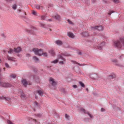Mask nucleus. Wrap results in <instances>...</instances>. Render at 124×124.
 Segmentation results:
<instances>
[{
  "label": "nucleus",
  "mask_w": 124,
  "mask_h": 124,
  "mask_svg": "<svg viewBox=\"0 0 124 124\" xmlns=\"http://www.w3.org/2000/svg\"><path fill=\"white\" fill-rule=\"evenodd\" d=\"M72 62H73V63H76V64H77L78 65H79V64H80L79 63H78L77 62H76V61H72Z\"/></svg>",
  "instance_id": "38"
},
{
  "label": "nucleus",
  "mask_w": 124,
  "mask_h": 124,
  "mask_svg": "<svg viewBox=\"0 0 124 124\" xmlns=\"http://www.w3.org/2000/svg\"><path fill=\"white\" fill-rule=\"evenodd\" d=\"M55 42L58 45H61L62 44V41L59 40H57Z\"/></svg>",
  "instance_id": "17"
},
{
  "label": "nucleus",
  "mask_w": 124,
  "mask_h": 124,
  "mask_svg": "<svg viewBox=\"0 0 124 124\" xmlns=\"http://www.w3.org/2000/svg\"><path fill=\"white\" fill-rule=\"evenodd\" d=\"M58 62V60L57 59H56L54 61H53L52 63H57V62Z\"/></svg>",
  "instance_id": "30"
},
{
  "label": "nucleus",
  "mask_w": 124,
  "mask_h": 124,
  "mask_svg": "<svg viewBox=\"0 0 124 124\" xmlns=\"http://www.w3.org/2000/svg\"><path fill=\"white\" fill-rule=\"evenodd\" d=\"M22 50L21 48L19 46L18 47L16 48H15L13 49H10L9 51L7 52L5 51H3V52L4 54H7V52L8 54H11L13 53L14 52L18 53L20 52Z\"/></svg>",
  "instance_id": "2"
},
{
  "label": "nucleus",
  "mask_w": 124,
  "mask_h": 124,
  "mask_svg": "<svg viewBox=\"0 0 124 124\" xmlns=\"http://www.w3.org/2000/svg\"><path fill=\"white\" fill-rule=\"evenodd\" d=\"M54 17L56 19L59 21H60L61 20V18L60 16L58 15H55Z\"/></svg>",
  "instance_id": "16"
},
{
  "label": "nucleus",
  "mask_w": 124,
  "mask_h": 124,
  "mask_svg": "<svg viewBox=\"0 0 124 124\" xmlns=\"http://www.w3.org/2000/svg\"><path fill=\"white\" fill-rule=\"evenodd\" d=\"M44 55V56L45 57H46L47 56V55Z\"/></svg>",
  "instance_id": "45"
},
{
  "label": "nucleus",
  "mask_w": 124,
  "mask_h": 124,
  "mask_svg": "<svg viewBox=\"0 0 124 124\" xmlns=\"http://www.w3.org/2000/svg\"><path fill=\"white\" fill-rule=\"evenodd\" d=\"M65 117L68 120H69L70 118V116L67 114H66L65 115Z\"/></svg>",
  "instance_id": "28"
},
{
  "label": "nucleus",
  "mask_w": 124,
  "mask_h": 124,
  "mask_svg": "<svg viewBox=\"0 0 124 124\" xmlns=\"http://www.w3.org/2000/svg\"><path fill=\"white\" fill-rule=\"evenodd\" d=\"M58 59H61L62 60V61H59V63L63 64L64 63L63 62V61H65L64 58L61 55H59L58 56Z\"/></svg>",
  "instance_id": "6"
},
{
  "label": "nucleus",
  "mask_w": 124,
  "mask_h": 124,
  "mask_svg": "<svg viewBox=\"0 0 124 124\" xmlns=\"http://www.w3.org/2000/svg\"><path fill=\"white\" fill-rule=\"evenodd\" d=\"M20 91L21 92V96L22 98H24L25 97V96L24 95V93H23L22 91V90H21V91Z\"/></svg>",
  "instance_id": "23"
},
{
  "label": "nucleus",
  "mask_w": 124,
  "mask_h": 124,
  "mask_svg": "<svg viewBox=\"0 0 124 124\" xmlns=\"http://www.w3.org/2000/svg\"><path fill=\"white\" fill-rule=\"evenodd\" d=\"M34 110L35 111V108H39V104L36 102H35L34 103Z\"/></svg>",
  "instance_id": "12"
},
{
  "label": "nucleus",
  "mask_w": 124,
  "mask_h": 124,
  "mask_svg": "<svg viewBox=\"0 0 124 124\" xmlns=\"http://www.w3.org/2000/svg\"><path fill=\"white\" fill-rule=\"evenodd\" d=\"M7 58L8 60H11L14 62L15 61L14 60L15 58L13 57H9L8 56H7Z\"/></svg>",
  "instance_id": "15"
},
{
  "label": "nucleus",
  "mask_w": 124,
  "mask_h": 124,
  "mask_svg": "<svg viewBox=\"0 0 124 124\" xmlns=\"http://www.w3.org/2000/svg\"><path fill=\"white\" fill-rule=\"evenodd\" d=\"M18 55V57H20V55H19V54H18V55Z\"/></svg>",
  "instance_id": "50"
},
{
  "label": "nucleus",
  "mask_w": 124,
  "mask_h": 124,
  "mask_svg": "<svg viewBox=\"0 0 124 124\" xmlns=\"http://www.w3.org/2000/svg\"><path fill=\"white\" fill-rule=\"evenodd\" d=\"M39 56H41V55H40V54H39V55H38Z\"/></svg>",
  "instance_id": "54"
},
{
  "label": "nucleus",
  "mask_w": 124,
  "mask_h": 124,
  "mask_svg": "<svg viewBox=\"0 0 124 124\" xmlns=\"http://www.w3.org/2000/svg\"><path fill=\"white\" fill-rule=\"evenodd\" d=\"M115 77V76L114 75H111L109 76L108 78L109 79H111L114 78Z\"/></svg>",
  "instance_id": "19"
},
{
  "label": "nucleus",
  "mask_w": 124,
  "mask_h": 124,
  "mask_svg": "<svg viewBox=\"0 0 124 124\" xmlns=\"http://www.w3.org/2000/svg\"><path fill=\"white\" fill-rule=\"evenodd\" d=\"M90 77L93 79L96 80L98 79V77L97 74H93L90 75Z\"/></svg>",
  "instance_id": "8"
},
{
  "label": "nucleus",
  "mask_w": 124,
  "mask_h": 124,
  "mask_svg": "<svg viewBox=\"0 0 124 124\" xmlns=\"http://www.w3.org/2000/svg\"><path fill=\"white\" fill-rule=\"evenodd\" d=\"M49 53L52 54H54L55 53L53 50H51L49 51Z\"/></svg>",
  "instance_id": "26"
},
{
  "label": "nucleus",
  "mask_w": 124,
  "mask_h": 124,
  "mask_svg": "<svg viewBox=\"0 0 124 124\" xmlns=\"http://www.w3.org/2000/svg\"><path fill=\"white\" fill-rule=\"evenodd\" d=\"M54 80V79L50 78V83L53 86H55L56 85V84Z\"/></svg>",
  "instance_id": "7"
},
{
  "label": "nucleus",
  "mask_w": 124,
  "mask_h": 124,
  "mask_svg": "<svg viewBox=\"0 0 124 124\" xmlns=\"http://www.w3.org/2000/svg\"><path fill=\"white\" fill-rule=\"evenodd\" d=\"M12 8L13 9L15 10L16 9V4H14L12 7Z\"/></svg>",
  "instance_id": "29"
},
{
  "label": "nucleus",
  "mask_w": 124,
  "mask_h": 124,
  "mask_svg": "<svg viewBox=\"0 0 124 124\" xmlns=\"http://www.w3.org/2000/svg\"><path fill=\"white\" fill-rule=\"evenodd\" d=\"M94 28L99 31H101L103 29V27L101 26H95L94 27Z\"/></svg>",
  "instance_id": "10"
},
{
  "label": "nucleus",
  "mask_w": 124,
  "mask_h": 124,
  "mask_svg": "<svg viewBox=\"0 0 124 124\" xmlns=\"http://www.w3.org/2000/svg\"><path fill=\"white\" fill-rule=\"evenodd\" d=\"M33 120L35 122H36V119H33Z\"/></svg>",
  "instance_id": "48"
},
{
  "label": "nucleus",
  "mask_w": 124,
  "mask_h": 124,
  "mask_svg": "<svg viewBox=\"0 0 124 124\" xmlns=\"http://www.w3.org/2000/svg\"><path fill=\"white\" fill-rule=\"evenodd\" d=\"M80 110L81 111L83 112L85 114H87L88 116L90 117L91 118H92L93 116H91L90 114L88 112H86V111L85 110V109L83 108H81Z\"/></svg>",
  "instance_id": "9"
},
{
  "label": "nucleus",
  "mask_w": 124,
  "mask_h": 124,
  "mask_svg": "<svg viewBox=\"0 0 124 124\" xmlns=\"http://www.w3.org/2000/svg\"><path fill=\"white\" fill-rule=\"evenodd\" d=\"M79 83L80 85L83 87L84 88L85 87V85L84 84L81 82H79Z\"/></svg>",
  "instance_id": "25"
},
{
  "label": "nucleus",
  "mask_w": 124,
  "mask_h": 124,
  "mask_svg": "<svg viewBox=\"0 0 124 124\" xmlns=\"http://www.w3.org/2000/svg\"><path fill=\"white\" fill-rule=\"evenodd\" d=\"M6 0L8 2H11L12 0Z\"/></svg>",
  "instance_id": "44"
},
{
  "label": "nucleus",
  "mask_w": 124,
  "mask_h": 124,
  "mask_svg": "<svg viewBox=\"0 0 124 124\" xmlns=\"http://www.w3.org/2000/svg\"><path fill=\"white\" fill-rule=\"evenodd\" d=\"M37 13L36 11H33L32 12V14L34 15H36Z\"/></svg>",
  "instance_id": "36"
},
{
  "label": "nucleus",
  "mask_w": 124,
  "mask_h": 124,
  "mask_svg": "<svg viewBox=\"0 0 124 124\" xmlns=\"http://www.w3.org/2000/svg\"><path fill=\"white\" fill-rule=\"evenodd\" d=\"M0 86L5 88H8L10 87L11 86V85L8 83L2 81L0 82Z\"/></svg>",
  "instance_id": "4"
},
{
  "label": "nucleus",
  "mask_w": 124,
  "mask_h": 124,
  "mask_svg": "<svg viewBox=\"0 0 124 124\" xmlns=\"http://www.w3.org/2000/svg\"><path fill=\"white\" fill-rule=\"evenodd\" d=\"M82 35L84 37H86L89 35L88 33L87 32H83L82 33Z\"/></svg>",
  "instance_id": "22"
},
{
  "label": "nucleus",
  "mask_w": 124,
  "mask_h": 124,
  "mask_svg": "<svg viewBox=\"0 0 124 124\" xmlns=\"http://www.w3.org/2000/svg\"><path fill=\"white\" fill-rule=\"evenodd\" d=\"M105 43L104 42H103L101 44L99 45L98 46V47L99 49L101 50L102 49L103 46H104Z\"/></svg>",
  "instance_id": "11"
},
{
  "label": "nucleus",
  "mask_w": 124,
  "mask_h": 124,
  "mask_svg": "<svg viewBox=\"0 0 124 124\" xmlns=\"http://www.w3.org/2000/svg\"><path fill=\"white\" fill-rule=\"evenodd\" d=\"M45 18V16H41V19L42 20H44Z\"/></svg>",
  "instance_id": "41"
},
{
  "label": "nucleus",
  "mask_w": 124,
  "mask_h": 124,
  "mask_svg": "<svg viewBox=\"0 0 124 124\" xmlns=\"http://www.w3.org/2000/svg\"><path fill=\"white\" fill-rule=\"evenodd\" d=\"M67 21L70 24H71L72 23L69 20H68Z\"/></svg>",
  "instance_id": "40"
},
{
  "label": "nucleus",
  "mask_w": 124,
  "mask_h": 124,
  "mask_svg": "<svg viewBox=\"0 0 124 124\" xmlns=\"http://www.w3.org/2000/svg\"><path fill=\"white\" fill-rule=\"evenodd\" d=\"M1 69H0V75H1L0 73H1Z\"/></svg>",
  "instance_id": "47"
},
{
  "label": "nucleus",
  "mask_w": 124,
  "mask_h": 124,
  "mask_svg": "<svg viewBox=\"0 0 124 124\" xmlns=\"http://www.w3.org/2000/svg\"><path fill=\"white\" fill-rule=\"evenodd\" d=\"M86 90L87 91H88V89L87 88H86Z\"/></svg>",
  "instance_id": "49"
},
{
  "label": "nucleus",
  "mask_w": 124,
  "mask_h": 124,
  "mask_svg": "<svg viewBox=\"0 0 124 124\" xmlns=\"http://www.w3.org/2000/svg\"><path fill=\"white\" fill-rule=\"evenodd\" d=\"M79 54H81L82 53L80 51H79Z\"/></svg>",
  "instance_id": "46"
},
{
  "label": "nucleus",
  "mask_w": 124,
  "mask_h": 124,
  "mask_svg": "<svg viewBox=\"0 0 124 124\" xmlns=\"http://www.w3.org/2000/svg\"><path fill=\"white\" fill-rule=\"evenodd\" d=\"M36 116H38V117H40L42 116V115L41 114H38L37 115H36Z\"/></svg>",
  "instance_id": "33"
},
{
  "label": "nucleus",
  "mask_w": 124,
  "mask_h": 124,
  "mask_svg": "<svg viewBox=\"0 0 124 124\" xmlns=\"http://www.w3.org/2000/svg\"><path fill=\"white\" fill-rule=\"evenodd\" d=\"M0 100H6L9 102H11V101L10 98L6 97L5 96H0Z\"/></svg>",
  "instance_id": "5"
},
{
  "label": "nucleus",
  "mask_w": 124,
  "mask_h": 124,
  "mask_svg": "<svg viewBox=\"0 0 124 124\" xmlns=\"http://www.w3.org/2000/svg\"><path fill=\"white\" fill-rule=\"evenodd\" d=\"M113 1L116 3H118L119 2V0H113Z\"/></svg>",
  "instance_id": "37"
},
{
  "label": "nucleus",
  "mask_w": 124,
  "mask_h": 124,
  "mask_svg": "<svg viewBox=\"0 0 124 124\" xmlns=\"http://www.w3.org/2000/svg\"><path fill=\"white\" fill-rule=\"evenodd\" d=\"M38 93L41 96H42L43 95V92L40 90H38L37 91Z\"/></svg>",
  "instance_id": "20"
},
{
  "label": "nucleus",
  "mask_w": 124,
  "mask_h": 124,
  "mask_svg": "<svg viewBox=\"0 0 124 124\" xmlns=\"http://www.w3.org/2000/svg\"><path fill=\"white\" fill-rule=\"evenodd\" d=\"M73 87L74 88H76L77 87V86L76 85H73Z\"/></svg>",
  "instance_id": "42"
},
{
  "label": "nucleus",
  "mask_w": 124,
  "mask_h": 124,
  "mask_svg": "<svg viewBox=\"0 0 124 124\" xmlns=\"http://www.w3.org/2000/svg\"><path fill=\"white\" fill-rule=\"evenodd\" d=\"M33 52L37 54H46V53L44 52L41 49H39L37 48H33L32 49Z\"/></svg>",
  "instance_id": "3"
},
{
  "label": "nucleus",
  "mask_w": 124,
  "mask_h": 124,
  "mask_svg": "<svg viewBox=\"0 0 124 124\" xmlns=\"http://www.w3.org/2000/svg\"><path fill=\"white\" fill-rule=\"evenodd\" d=\"M18 11H19L20 12H21V10H20V9L19 10H18Z\"/></svg>",
  "instance_id": "51"
},
{
  "label": "nucleus",
  "mask_w": 124,
  "mask_h": 124,
  "mask_svg": "<svg viewBox=\"0 0 124 124\" xmlns=\"http://www.w3.org/2000/svg\"><path fill=\"white\" fill-rule=\"evenodd\" d=\"M105 110V109L103 108H101V112H103V111H104Z\"/></svg>",
  "instance_id": "43"
},
{
  "label": "nucleus",
  "mask_w": 124,
  "mask_h": 124,
  "mask_svg": "<svg viewBox=\"0 0 124 124\" xmlns=\"http://www.w3.org/2000/svg\"><path fill=\"white\" fill-rule=\"evenodd\" d=\"M118 57L120 59H121L123 57V56L122 55H118Z\"/></svg>",
  "instance_id": "32"
},
{
  "label": "nucleus",
  "mask_w": 124,
  "mask_h": 124,
  "mask_svg": "<svg viewBox=\"0 0 124 124\" xmlns=\"http://www.w3.org/2000/svg\"><path fill=\"white\" fill-rule=\"evenodd\" d=\"M49 21H51V19H49Z\"/></svg>",
  "instance_id": "52"
},
{
  "label": "nucleus",
  "mask_w": 124,
  "mask_h": 124,
  "mask_svg": "<svg viewBox=\"0 0 124 124\" xmlns=\"http://www.w3.org/2000/svg\"><path fill=\"white\" fill-rule=\"evenodd\" d=\"M7 122L8 124H12V123L9 120H7Z\"/></svg>",
  "instance_id": "39"
},
{
  "label": "nucleus",
  "mask_w": 124,
  "mask_h": 124,
  "mask_svg": "<svg viewBox=\"0 0 124 124\" xmlns=\"http://www.w3.org/2000/svg\"><path fill=\"white\" fill-rule=\"evenodd\" d=\"M68 35L69 37L72 38H74V35H73V33L71 32L68 33Z\"/></svg>",
  "instance_id": "13"
},
{
  "label": "nucleus",
  "mask_w": 124,
  "mask_h": 124,
  "mask_svg": "<svg viewBox=\"0 0 124 124\" xmlns=\"http://www.w3.org/2000/svg\"><path fill=\"white\" fill-rule=\"evenodd\" d=\"M25 15H26V13H25Z\"/></svg>",
  "instance_id": "55"
},
{
  "label": "nucleus",
  "mask_w": 124,
  "mask_h": 124,
  "mask_svg": "<svg viewBox=\"0 0 124 124\" xmlns=\"http://www.w3.org/2000/svg\"><path fill=\"white\" fill-rule=\"evenodd\" d=\"M112 62H114L115 64V63H118V62L116 60H112Z\"/></svg>",
  "instance_id": "27"
},
{
  "label": "nucleus",
  "mask_w": 124,
  "mask_h": 124,
  "mask_svg": "<svg viewBox=\"0 0 124 124\" xmlns=\"http://www.w3.org/2000/svg\"><path fill=\"white\" fill-rule=\"evenodd\" d=\"M22 83L25 87H26L27 85V82L26 80L23 79L22 81Z\"/></svg>",
  "instance_id": "14"
},
{
  "label": "nucleus",
  "mask_w": 124,
  "mask_h": 124,
  "mask_svg": "<svg viewBox=\"0 0 124 124\" xmlns=\"http://www.w3.org/2000/svg\"><path fill=\"white\" fill-rule=\"evenodd\" d=\"M35 97L36 99L37 98V96H35Z\"/></svg>",
  "instance_id": "53"
},
{
  "label": "nucleus",
  "mask_w": 124,
  "mask_h": 124,
  "mask_svg": "<svg viewBox=\"0 0 124 124\" xmlns=\"http://www.w3.org/2000/svg\"><path fill=\"white\" fill-rule=\"evenodd\" d=\"M5 66L7 68H10V67H9V65L7 63H6L5 64Z\"/></svg>",
  "instance_id": "31"
},
{
  "label": "nucleus",
  "mask_w": 124,
  "mask_h": 124,
  "mask_svg": "<svg viewBox=\"0 0 124 124\" xmlns=\"http://www.w3.org/2000/svg\"><path fill=\"white\" fill-rule=\"evenodd\" d=\"M33 59L34 60L35 62H37L38 61H39V59L36 56H34L33 57Z\"/></svg>",
  "instance_id": "18"
},
{
  "label": "nucleus",
  "mask_w": 124,
  "mask_h": 124,
  "mask_svg": "<svg viewBox=\"0 0 124 124\" xmlns=\"http://www.w3.org/2000/svg\"><path fill=\"white\" fill-rule=\"evenodd\" d=\"M1 61V60L0 59V62Z\"/></svg>",
  "instance_id": "56"
},
{
  "label": "nucleus",
  "mask_w": 124,
  "mask_h": 124,
  "mask_svg": "<svg viewBox=\"0 0 124 124\" xmlns=\"http://www.w3.org/2000/svg\"><path fill=\"white\" fill-rule=\"evenodd\" d=\"M36 8L37 9H39L40 8H41L42 7L39 5H37L36 6Z\"/></svg>",
  "instance_id": "24"
},
{
  "label": "nucleus",
  "mask_w": 124,
  "mask_h": 124,
  "mask_svg": "<svg viewBox=\"0 0 124 124\" xmlns=\"http://www.w3.org/2000/svg\"><path fill=\"white\" fill-rule=\"evenodd\" d=\"M114 12L113 11H110L108 13V15H110L112 13H114Z\"/></svg>",
  "instance_id": "35"
},
{
  "label": "nucleus",
  "mask_w": 124,
  "mask_h": 124,
  "mask_svg": "<svg viewBox=\"0 0 124 124\" xmlns=\"http://www.w3.org/2000/svg\"><path fill=\"white\" fill-rule=\"evenodd\" d=\"M50 31H51V29H50Z\"/></svg>",
  "instance_id": "57"
},
{
  "label": "nucleus",
  "mask_w": 124,
  "mask_h": 124,
  "mask_svg": "<svg viewBox=\"0 0 124 124\" xmlns=\"http://www.w3.org/2000/svg\"><path fill=\"white\" fill-rule=\"evenodd\" d=\"M115 64L119 67H121V65L119 64L118 62V63H115Z\"/></svg>",
  "instance_id": "34"
},
{
  "label": "nucleus",
  "mask_w": 124,
  "mask_h": 124,
  "mask_svg": "<svg viewBox=\"0 0 124 124\" xmlns=\"http://www.w3.org/2000/svg\"><path fill=\"white\" fill-rule=\"evenodd\" d=\"M10 77L11 78L14 79L16 77V76L15 74H12L10 75Z\"/></svg>",
  "instance_id": "21"
},
{
  "label": "nucleus",
  "mask_w": 124,
  "mask_h": 124,
  "mask_svg": "<svg viewBox=\"0 0 124 124\" xmlns=\"http://www.w3.org/2000/svg\"><path fill=\"white\" fill-rule=\"evenodd\" d=\"M114 45L116 47L119 48H121L123 46H124V37L121 38L119 40L115 41Z\"/></svg>",
  "instance_id": "1"
}]
</instances>
